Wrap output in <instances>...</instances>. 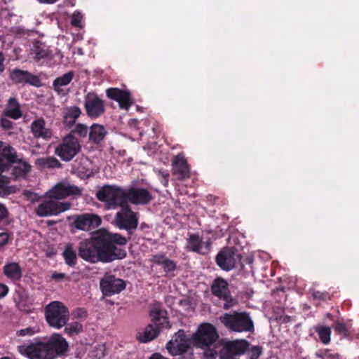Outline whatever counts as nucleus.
I'll return each mask as SVG.
<instances>
[{
    "label": "nucleus",
    "mask_w": 359,
    "mask_h": 359,
    "mask_svg": "<svg viewBox=\"0 0 359 359\" xmlns=\"http://www.w3.org/2000/svg\"><path fill=\"white\" fill-rule=\"evenodd\" d=\"M97 246L100 262L109 263L116 259H122L127 255L124 246L128 239L117 233H111L105 229H100L91 233Z\"/></svg>",
    "instance_id": "f257e3e1"
},
{
    "label": "nucleus",
    "mask_w": 359,
    "mask_h": 359,
    "mask_svg": "<svg viewBox=\"0 0 359 359\" xmlns=\"http://www.w3.org/2000/svg\"><path fill=\"white\" fill-rule=\"evenodd\" d=\"M68 350V342L58 333L53 334L45 342L18 346V352L29 359H55L65 355Z\"/></svg>",
    "instance_id": "f03ea898"
},
{
    "label": "nucleus",
    "mask_w": 359,
    "mask_h": 359,
    "mask_svg": "<svg viewBox=\"0 0 359 359\" xmlns=\"http://www.w3.org/2000/svg\"><path fill=\"white\" fill-rule=\"evenodd\" d=\"M219 338L217 328L211 323H203L199 325L196 331L192 334V345L203 350L207 359H215L217 355L215 344Z\"/></svg>",
    "instance_id": "7ed1b4c3"
},
{
    "label": "nucleus",
    "mask_w": 359,
    "mask_h": 359,
    "mask_svg": "<svg viewBox=\"0 0 359 359\" xmlns=\"http://www.w3.org/2000/svg\"><path fill=\"white\" fill-rule=\"evenodd\" d=\"M219 320L231 332H252L255 330L254 322L246 311L225 313L219 316Z\"/></svg>",
    "instance_id": "20e7f679"
},
{
    "label": "nucleus",
    "mask_w": 359,
    "mask_h": 359,
    "mask_svg": "<svg viewBox=\"0 0 359 359\" xmlns=\"http://www.w3.org/2000/svg\"><path fill=\"white\" fill-rule=\"evenodd\" d=\"M44 315L47 324L55 329L62 328L69 319L68 308L59 301L48 304L44 308Z\"/></svg>",
    "instance_id": "39448f33"
},
{
    "label": "nucleus",
    "mask_w": 359,
    "mask_h": 359,
    "mask_svg": "<svg viewBox=\"0 0 359 359\" xmlns=\"http://www.w3.org/2000/svg\"><path fill=\"white\" fill-rule=\"evenodd\" d=\"M210 291L213 296L224 302L223 308L229 310L238 304L237 300L231 295L228 282L222 277H217L212 280Z\"/></svg>",
    "instance_id": "423d86ee"
},
{
    "label": "nucleus",
    "mask_w": 359,
    "mask_h": 359,
    "mask_svg": "<svg viewBox=\"0 0 359 359\" xmlns=\"http://www.w3.org/2000/svg\"><path fill=\"white\" fill-rule=\"evenodd\" d=\"M241 259V254L235 247H225L216 255L215 262L222 270L229 271L237 267Z\"/></svg>",
    "instance_id": "0eeeda50"
},
{
    "label": "nucleus",
    "mask_w": 359,
    "mask_h": 359,
    "mask_svg": "<svg viewBox=\"0 0 359 359\" xmlns=\"http://www.w3.org/2000/svg\"><path fill=\"white\" fill-rule=\"evenodd\" d=\"M81 151L79 140L72 133L62 138V142L55 148V154L64 161H70Z\"/></svg>",
    "instance_id": "6e6552de"
},
{
    "label": "nucleus",
    "mask_w": 359,
    "mask_h": 359,
    "mask_svg": "<svg viewBox=\"0 0 359 359\" xmlns=\"http://www.w3.org/2000/svg\"><path fill=\"white\" fill-rule=\"evenodd\" d=\"M96 197L105 203L107 209H116L118 201L124 198V189L114 185H104L97 191Z\"/></svg>",
    "instance_id": "1a4fd4ad"
},
{
    "label": "nucleus",
    "mask_w": 359,
    "mask_h": 359,
    "mask_svg": "<svg viewBox=\"0 0 359 359\" xmlns=\"http://www.w3.org/2000/svg\"><path fill=\"white\" fill-rule=\"evenodd\" d=\"M48 198L40 203L35 212L39 217H48L57 215L70 209L72 204L69 202H60L57 199L46 196Z\"/></svg>",
    "instance_id": "9d476101"
},
{
    "label": "nucleus",
    "mask_w": 359,
    "mask_h": 359,
    "mask_svg": "<svg viewBox=\"0 0 359 359\" xmlns=\"http://www.w3.org/2000/svg\"><path fill=\"white\" fill-rule=\"evenodd\" d=\"M192 345V334H187L184 330H179L172 339L166 344V348L172 355L187 353Z\"/></svg>",
    "instance_id": "9b49d317"
},
{
    "label": "nucleus",
    "mask_w": 359,
    "mask_h": 359,
    "mask_svg": "<svg viewBox=\"0 0 359 359\" xmlns=\"http://www.w3.org/2000/svg\"><path fill=\"white\" fill-rule=\"evenodd\" d=\"M248 347L249 343L245 339L228 341L223 344L217 355L219 359H239Z\"/></svg>",
    "instance_id": "f8f14e48"
},
{
    "label": "nucleus",
    "mask_w": 359,
    "mask_h": 359,
    "mask_svg": "<svg viewBox=\"0 0 359 359\" xmlns=\"http://www.w3.org/2000/svg\"><path fill=\"white\" fill-rule=\"evenodd\" d=\"M84 108L90 118H97L105 112V103L96 93H88L84 97Z\"/></svg>",
    "instance_id": "ddd939ff"
},
{
    "label": "nucleus",
    "mask_w": 359,
    "mask_h": 359,
    "mask_svg": "<svg viewBox=\"0 0 359 359\" xmlns=\"http://www.w3.org/2000/svg\"><path fill=\"white\" fill-rule=\"evenodd\" d=\"M124 198L136 205H147L153 199L151 192L147 189L140 187H130L128 189H124Z\"/></svg>",
    "instance_id": "4468645a"
},
{
    "label": "nucleus",
    "mask_w": 359,
    "mask_h": 359,
    "mask_svg": "<svg viewBox=\"0 0 359 359\" xmlns=\"http://www.w3.org/2000/svg\"><path fill=\"white\" fill-rule=\"evenodd\" d=\"M100 287L104 296L110 297L123 290L126 288V282L114 275L106 274L100 280Z\"/></svg>",
    "instance_id": "2eb2a0df"
},
{
    "label": "nucleus",
    "mask_w": 359,
    "mask_h": 359,
    "mask_svg": "<svg viewBox=\"0 0 359 359\" xmlns=\"http://www.w3.org/2000/svg\"><path fill=\"white\" fill-rule=\"evenodd\" d=\"M97 246L93 240L92 236L89 238L81 241L78 247V255L83 260L90 262L97 263L100 262L99 257V252Z\"/></svg>",
    "instance_id": "dca6fc26"
},
{
    "label": "nucleus",
    "mask_w": 359,
    "mask_h": 359,
    "mask_svg": "<svg viewBox=\"0 0 359 359\" xmlns=\"http://www.w3.org/2000/svg\"><path fill=\"white\" fill-rule=\"evenodd\" d=\"M102 219L97 215L83 213L74 216L72 226L78 230L89 231L98 227Z\"/></svg>",
    "instance_id": "f3484780"
},
{
    "label": "nucleus",
    "mask_w": 359,
    "mask_h": 359,
    "mask_svg": "<svg viewBox=\"0 0 359 359\" xmlns=\"http://www.w3.org/2000/svg\"><path fill=\"white\" fill-rule=\"evenodd\" d=\"M81 194V189L72 184L60 182L57 184L52 189L49 190L46 196L51 198L62 200L69 196H77Z\"/></svg>",
    "instance_id": "a211bd4d"
},
{
    "label": "nucleus",
    "mask_w": 359,
    "mask_h": 359,
    "mask_svg": "<svg viewBox=\"0 0 359 359\" xmlns=\"http://www.w3.org/2000/svg\"><path fill=\"white\" fill-rule=\"evenodd\" d=\"M9 77L15 84H29L35 87L41 86L39 78L29 72L18 68H15L10 72Z\"/></svg>",
    "instance_id": "6ab92c4d"
},
{
    "label": "nucleus",
    "mask_w": 359,
    "mask_h": 359,
    "mask_svg": "<svg viewBox=\"0 0 359 359\" xmlns=\"http://www.w3.org/2000/svg\"><path fill=\"white\" fill-rule=\"evenodd\" d=\"M106 95L109 98L116 101L121 109L128 111L133 104L131 94L128 90L110 88L107 89Z\"/></svg>",
    "instance_id": "aec40b11"
},
{
    "label": "nucleus",
    "mask_w": 359,
    "mask_h": 359,
    "mask_svg": "<svg viewBox=\"0 0 359 359\" xmlns=\"http://www.w3.org/2000/svg\"><path fill=\"white\" fill-rule=\"evenodd\" d=\"M114 223L118 229H125L129 236V238H130L133 231L137 228L138 218L137 215L116 213L114 217Z\"/></svg>",
    "instance_id": "412c9836"
},
{
    "label": "nucleus",
    "mask_w": 359,
    "mask_h": 359,
    "mask_svg": "<svg viewBox=\"0 0 359 359\" xmlns=\"http://www.w3.org/2000/svg\"><path fill=\"white\" fill-rule=\"evenodd\" d=\"M172 172L177 180H184L190 177V168L183 154H179L172 161Z\"/></svg>",
    "instance_id": "4be33fe9"
},
{
    "label": "nucleus",
    "mask_w": 359,
    "mask_h": 359,
    "mask_svg": "<svg viewBox=\"0 0 359 359\" xmlns=\"http://www.w3.org/2000/svg\"><path fill=\"white\" fill-rule=\"evenodd\" d=\"M149 316L153 323L152 324L156 326L163 328L169 325V321L167 318V311L163 308L162 304L159 302H156L151 306Z\"/></svg>",
    "instance_id": "5701e85b"
},
{
    "label": "nucleus",
    "mask_w": 359,
    "mask_h": 359,
    "mask_svg": "<svg viewBox=\"0 0 359 359\" xmlns=\"http://www.w3.org/2000/svg\"><path fill=\"white\" fill-rule=\"evenodd\" d=\"M32 133L35 138L50 139L52 131L45 127V121L43 118L34 121L31 124Z\"/></svg>",
    "instance_id": "b1692460"
},
{
    "label": "nucleus",
    "mask_w": 359,
    "mask_h": 359,
    "mask_svg": "<svg viewBox=\"0 0 359 359\" xmlns=\"http://www.w3.org/2000/svg\"><path fill=\"white\" fill-rule=\"evenodd\" d=\"M151 262L156 265L162 266L165 273L173 272L177 268L176 262L166 257L164 253L153 255Z\"/></svg>",
    "instance_id": "393cba45"
},
{
    "label": "nucleus",
    "mask_w": 359,
    "mask_h": 359,
    "mask_svg": "<svg viewBox=\"0 0 359 359\" xmlns=\"http://www.w3.org/2000/svg\"><path fill=\"white\" fill-rule=\"evenodd\" d=\"M4 274L13 281H18L22 276L21 266L17 262L7 263L3 267Z\"/></svg>",
    "instance_id": "a878e982"
},
{
    "label": "nucleus",
    "mask_w": 359,
    "mask_h": 359,
    "mask_svg": "<svg viewBox=\"0 0 359 359\" xmlns=\"http://www.w3.org/2000/svg\"><path fill=\"white\" fill-rule=\"evenodd\" d=\"M4 114L9 118L17 120L22 116V111L18 100L15 97H10L8 100L6 109Z\"/></svg>",
    "instance_id": "bb28decb"
},
{
    "label": "nucleus",
    "mask_w": 359,
    "mask_h": 359,
    "mask_svg": "<svg viewBox=\"0 0 359 359\" xmlns=\"http://www.w3.org/2000/svg\"><path fill=\"white\" fill-rule=\"evenodd\" d=\"M81 114V109L77 106L67 107L63 113V123L68 127L74 125L76 119Z\"/></svg>",
    "instance_id": "cd10ccee"
},
{
    "label": "nucleus",
    "mask_w": 359,
    "mask_h": 359,
    "mask_svg": "<svg viewBox=\"0 0 359 359\" xmlns=\"http://www.w3.org/2000/svg\"><path fill=\"white\" fill-rule=\"evenodd\" d=\"M162 327L153 324L148 325L142 334H139L137 339L143 343L149 342L155 339L159 334Z\"/></svg>",
    "instance_id": "c85d7f7f"
},
{
    "label": "nucleus",
    "mask_w": 359,
    "mask_h": 359,
    "mask_svg": "<svg viewBox=\"0 0 359 359\" xmlns=\"http://www.w3.org/2000/svg\"><path fill=\"white\" fill-rule=\"evenodd\" d=\"M107 132L102 125L93 123L89 131V140L95 144H100L106 136Z\"/></svg>",
    "instance_id": "c756f323"
},
{
    "label": "nucleus",
    "mask_w": 359,
    "mask_h": 359,
    "mask_svg": "<svg viewBox=\"0 0 359 359\" xmlns=\"http://www.w3.org/2000/svg\"><path fill=\"white\" fill-rule=\"evenodd\" d=\"M0 158H1L9 168L11 164L18 162L15 149L9 145L0 149Z\"/></svg>",
    "instance_id": "7c9ffc66"
},
{
    "label": "nucleus",
    "mask_w": 359,
    "mask_h": 359,
    "mask_svg": "<svg viewBox=\"0 0 359 359\" xmlns=\"http://www.w3.org/2000/svg\"><path fill=\"white\" fill-rule=\"evenodd\" d=\"M18 165L12 168L11 174L15 180L19 178H25L27 175L31 170V165L25 161H22L18 158Z\"/></svg>",
    "instance_id": "2f4dec72"
},
{
    "label": "nucleus",
    "mask_w": 359,
    "mask_h": 359,
    "mask_svg": "<svg viewBox=\"0 0 359 359\" xmlns=\"http://www.w3.org/2000/svg\"><path fill=\"white\" fill-rule=\"evenodd\" d=\"M187 248L189 251L204 254L201 252L203 247V240L197 233H191L187 239Z\"/></svg>",
    "instance_id": "473e14b6"
},
{
    "label": "nucleus",
    "mask_w": 359,
    "mask_h": 359,
    "mask_svg": "<svg viewBox=\"0 0 359 359\" xmlns=\"http://www.w3.org/2000/svg\"><path fill=\"white\" fill-rule=\"evenodd\" d=\"M65 263L71 266H74L77 263V256L76 251L74 250L72 244H67L62 252Z\"/></svg>",
    "instance_id": "72a5a7b5"
},
{
    "label": "nucleus",
    "mask_w": 359,
    "mask_h": 359,
    "mask_svg": "<svg viewBox=\"0 0 359 359\" xmlns=\"http://www.w3.org/2000/svg\"><path fill=\"white\" fill-rule=\"evenodd\" d=\"M74 73L72 72H69L61 76L57 77L53 83L55 90L61 92L62 90L61 87L67 86L72 81Z\"/></svg>",
    "instance_id": "f704fd0d"
},
{
    "label": "nucleus",
    "mask_w": 359,
    "mask_h": 359,
    "mask_svg": "<svg viewBox=\"0 0 359 359\" xmlns=\"http://www.w3.org/2000/svg\"><path fill=\"white\" fill-rule=\"evenodd\" d=\"M318 334L320 341L323 344H328L330 342L331 328L327 326L318 325L314 327Z\"/></svg>",
    "instance_id": "c9c22d12"
},
{
    "label": "nucleus",
    "mask_w": 359,
    "mask_h": 359,
    "mask_svg": "<svg viewBox=\"0 0 359 359\" xmlns=\"http://www.w3.org/2000/svg\"><path fill=\"white\" fill-rule=\"evenodd\" d=\"M34 58L37 60L46 58L50 56V51L48 47L43 43L36 41L34 46Z\"/></svg>",
    "instance_id": "e433bc0d"
},
{
    "label": "nucleus",
    "mask_w": 359,
    "mask_h": 359,
    "mask_svg": "<svg viewBox=\"0 0 359 359\" xmlns=\"http://www.w3.org/2000/svg\"><path fill=\"white\" fill-rule=\"evenodd\" d=\"M64 332L69 337H75L83 332V328L81 323L77 321L67 323L65 325Z\"/></svg>",
    "instance_id": "4c0bfd02"
},
{
    "label": "nucleus",
    "mask_w": 359,
    "mask_h": 359,
    "mask_svg": "<svg viewBox=\"0 0 359 359\" xmlns=\"http://www.w3.org/2000/svg\"><path fill=\"white\" fill-rule=\"evenodd\" d=\"M333 328L337 334H340L344 337L349 335L348 326L343 320H337L334 322Z\"/></svg>",
    "instance_id": "58836bf2"
},
{
    "label": "nucleus",
    "mask_w": 359,
    "mask_h": 359,
    "mask_svg": "<svg viewBox=\"0 0 359 359\" xmlns=\"http://www.w3.org/2000/svg\"><path fill=\"white\" fill-rule=\"evenodd\" d=\"M129 201L126 198L120 199L117 203V208H121V211L117 213H123L126 215H137L136 212H133L128 205Z\"/></svg>",
    "instance_id": "ea45409f"
},
{
    "label": "nucleus",
    "mask_w": 359,
    "mask_h": 359,
    "mask_svg": "<svg viewBox=\"0 0 359 359\" xmlns=\"http://www.w3.org/2000/svg\"><path fill=\"white\" fill-rule=\"evenodd\" d=\"M42 165L48 168H60L62 164L60 162L54 157H48L46 158L41 159Z\"/></svg>",
    "instance_id": "a19ab883"
},
{
    "label": "nucleus",
    "mask_w": 359,
    "mask_h": 359,
    "mask_svg": "<svg viewBox=\"0 0 359 359\" xmlns=\"http://www.w3.org/2000/svg\"><path fill=\"white\" fill-rule=\"evenodd\" d=\"M316 355L320 359H339V355L330 349H325L320 353H318Z\"/></svg>",
    "instance_id": "79ce46f5"
},
{
    "label": "nucleus",
    "mask_w": 359,
    "mask_h": 359,
    "mask_svg": "<svg viewBox=\"0 0 359 359\" xmlns=\"http://www.w3.org/2000/svg\"><path fill=\"white\" fill-rule=\"evenodd\" d=\"M9 180L5 177H0V196H6L10 194Z\"/></svg>",
    "instance_id": "37998d69"
},
{
    "label": "nucleus",
    "mask_w": 359,
    "mask_h": 359,
    "mask_svg": "<svg viewBox=\"0 0 359 359\" xmlns=\"http://www.w3.org/2000/svg\"><path fill=\"white\" fill-rule=\"evenodd\" d=\"M69 133H76L81 137H86L88 134V127L86 125L83 123H78L76 124L75 128L72 130Z\"/></svg>",
    "instance_id": "c03bdc74"
},
{
    "label": "nucleus",
    "mask_w": 359,
    "mask_h": 359,
    "mask_svg": "<svg viewBox=\"0 0 359 359\" xmlns=\"http://www.w3.org/2000/svg\"><path fill=\"white\" fill-rule=\"evenodd\" d=\"M82 19H83V15L79 11H75L73 13L72 19H71L72 25L75 27L81 28L82 27V23H81Z\"/></svg>",
    "instance_id": "a18cd8bd"
},
{
    "label": "nucleus",
    "mask_w": 359,
    "mask_h": 359,
    "mask_svg": "<svg viewBox=\"0 0 359 359\" xmlns=\"http://www.w3.org/2000/svg\"><path fill=\"white\" fill-rule=\"evenodd\" d=\"M38 332H39V329H36L35 327H28L18 330L16 332V334L18 337L32 336Z\"/></svg>",
    "instance_id": "49530a36"
},
{
    "label": "nucleus",
    "mask_w": 359,
    "mask_h": 359,
    "mask_svg": "<svg viewBox=\"0 0 359 359\" xmlns=\"http://www.w3.org/2000/svg\"><path fill=\"white\" fill-rule=\"evenodd\" d=\"M13 239V233L4 231L0 233V248L5 246L9 241Z\"/></svg>",
    "instance_id": "de8ad7c7"
},
{
    "label": "nucleus",
    "mask_w": 359,
    "mask_h": 359,
    "mask_svg": "<svg viewBox=\"0 0 359 359\" xmlns=\"http://www.w3.org/2000/svg\"><path fill=\"white\" fill-rule=\"evenodd\" d=\"M23 195L26 197V198L28 201H29L32 203L38 202L40 199V196L36 193H34L29 190L24 191Z\"/></svg>",
    "instance_id": "09e8293b"
},
{
    "label": "nucleus",
    "mask_w": 359,
    "mask_h": 359,
    "mask_svg": "<svg viewBox=\"0 0 359 359\" xmlns=\"http://www.w3.org/2000/svg\"><path fill=\"white\" fill-rule=\"evenodd\" d=\"M312 296L315 299L325 301L328 299V293L326 292L314 291Z\"/></svg>",
    "instance_id": "8fccbe9b"
},
{
    "label": "nucleus",
    "mask_w": 359,
    "mask_h": 359,
    "mask_svg": "<svg viewBox=\"0 0 359 359\" xmlns=\"http://www.w3.org/2000/svg\"><path fill=\"white\" fill-rule=\"evenodd\" d=\"M1 126L5 130H10L13 128V123L7 118L2 117L0 120Z\"/></svg>",
    "instance_id": "3c124183"
},
{
    "label": "nucleus",
    "mask_w": 359,
    "mask_h": 359,
    "mask_svg": "<svg viewBox=\"0 0 359 359\" xmlns=\"http://www.w3.org/2000/svg\"><path fill=\"white\" fill-rule=\"evenodd\" d=\"M262 352L259 346H253L251 349V359H257Z\"/></svg>",
    "instance_id": "603ef678"
},
{
    "label": "nucleus",
    "mask_w": 359,
    "mask_h": 359,
    "mask_svg": "<svg viewBox=\"0 0 359 359\" xmlns=\"http://www.w3.org/2000/svg\"><path fill=\"white\" fill-rule=\"evenodd\" d=\"M74 315L76 318H86L87 316V311L83 308H77L74 311Z\"/></svg>",
    "instance_id": "864d4df0"
},
{
    "label": "nucleus",
    "mask_w": 359,
    "mask_h": 359,
    "mask_svg": "<svg viewBox=\"0 0 359 359\" xmlns=\"http://www.w3.org/2000/svg\"><path fill=\"white\" fill-rule=\"evenodd\" d=\"M8 215V211L6 206L0 203V222L7 218Z\"/></svg>",
    "instance_id": "5fc2aeb1"
},
{
    "label": "nucleus",
    "mask_w": 359,
    "mask_h": 359,
    "mask_svg": "<svg viewBox=\"0 0 359 359\" xmlns=\"http://www.w3.org/2000/svg\"><path fill=\"white\" fill-rule=\"evenodd\" d=\"M8 287L3 283H0V299L4 298L8 293Z\"/></svg>",
    "instance_id": "6e6d98bb"
},
{
    "label": "nucleus",
    "mask_w": 359,
    "mask_h": 359,
    "mask_svg": "<svg viewBox=\"0 0 359 359\" xmlns=\"http://www.w3.org/2000/svg\"><path fill=\"white\" fill-rule=\"evenodd\" d=\"M65 278V274L63 273L55 272L51 276V279L60 281Z\"/></svg>",
    "instance_id": "4d7b16f0"
},
{
    "label": "nucleus",
    "mask_w": 359,
    "mask_h": 359,
    "mask_svg": "<svg viewBox=\"0 0 359 359\" xmlns=\"http://www.w3.org/2000/svg\"><path fill=\"white\" fill-rule=\"evenodd\" d=\"M207 200L210 201L212 205H215L219 200L218 196H214L212 194H208L207 196Z\"/></svg>",
    "instance_id": "13d9d810"
},
{
    "label": "nucleus",
    "mask_w": 359,
    "mask_h": 359,
    "mask_svg": "<svg viewBox=\"0 0 359 359\" xmlns=\"http://www.w3.org/2000/svg\"><path fill=\"white\" fill-rule=\"evenodd\" d=\"M148 359H168L161 355L160 353H154L151 355Z\"/></svg>",
    "instance_id": "bf43d9fd"
},
{
    "label": "nucleus",
    "mask_w": 359,
    "mask_h": 359,
    "mask_svg": "<svg viewBox=\"0 0 359 359\" xmlns=\"http://www.w3.org/2000/svg\"><path fill=\"white\" fill-rule=\"evenodd\" d=\"M4 57L1 52H0V74L4 71Z\"/></svg>",
    "instance_id": "052dcab7"
},
{
    "label": "nucleus",
    "mask_w": 359,
    "mask_h": 359,
    "mask_svg": "<svg viewBox=\"0 0 359 359\" xmlns=\"http://www.w3.org/2000/svg\"><path fill=\"white\" fill-rule=\"evenodd\" d=\"M41 4H53L55 2L58 1L59 0H37Z\"/></svg>",
    "instance_id": "680f3d73"
},
{
    "label": "nucleus",
    "mask_w": 359,
    "mask_h": 359,
    "mask_svg": "<svg viewBox=\"0 0 359 359\" xmlns=\"http://www.w3.org/2000/svg\"><path fill=\"white\" fill-rule=\"evenodd\" d=\"M140 229L144 230V229H148L149 226L145 222H142L140 224Z\"/></svg>",
    "instance_id": "e2e57ef3"
},
{
    "label": "nucleus",
    "mask_w": 359,
    "mask_h": 359,
    "mask_svg": "<svg viewBox=\"0 0 359 359\" xmlns=\"http://www.w3.org/2000/svg\"><path fill=\"white\" fill-rule=\"evenodd\" d=\"M17 307L20 310H21V311H24L25 310L24 305L21 302H18L17 303Z\"/></svg>",
    "instance_id": "0e129e2a"
},
{
    "label": "nucleus",
    "mask_w": 359,
    "mask_h": 359,
    "mask_svg": "<svg viewBox=\"0 0 359 359\" xmlns=\"http://www.w3.org/2000/svg\"><path fill=\"white\" fill-rule=\"evenodd\" d=\"M0 359H11V358L8 356H4V357L1 358Z\"/></svg>",
    "instance_id": "69168bd1"
},
{
    "label": "nucleus",
    "mask_w": 359,
    "mask_h": 359,
    "mask_svg": "<svg viewBox=\"0 0 359 359\" xmlns=\"http://www.w3.org/2000/svg\"><path fill=\"white\" fill-rule=\"evenodd\" d=\"M103 356H104V353L102 352L98 357H99V358H100Z\"/></svg>",
    "instance_id": "338daca9"
},
{
    "label": "nucleus",
    "mask_w": 359,
    "mask_h": 359,
    "mask_svg": "<svg viewBox=\"0 0 359 359\" xmlns=\"http://www.w3.org/2000/svg\"><path fill=\"white\" fill-rule=\"evenodd\" d=\"M168 176H169V175H168V173H167V174H165V175H163V177H164L165 178L168 177Z\"/></svg>",
    "instance_id": "774afa93"
}]
</instances>
